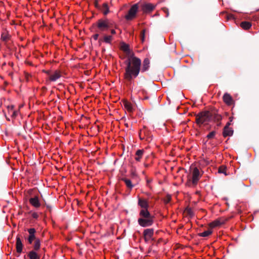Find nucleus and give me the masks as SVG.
Segmentation results:
<instances>
[{
  "label": "nucleus",
  "instance_id": "1",
  "mask_svg": "<svg viewBox=\"0 0 259 259\" xmlns=\"http://www.w3.org/2000/svg\"><path fill=\"white\" fill-rule=\"evenodd\" d=\"M120 49L125 54L127 59L125 61L126 67L125 77L128 80H131L136 77L140 72L141 65V60L135 57L134 52L130 49L129 46L123 43Z\"/></svg>",
  "mask_w": 259,
  "mask_h": 259
},
{
  "label": "nucleus",
  "instance_id": "2",
  "mask_svg": "<svg viewBox=\"0 0 259 259\" xmlns=\"http://www.w3.org/2000/svg\"><path fill=\"white\" fill-rule=\"evenodd\" d=\"M222 116L218 113L217 110L205 111L196 115V122L197 124L200 125L206 122L213 120L215 122H219L217 125L220 126L221 125L220 121L222 120Z\"/></svg>",
  "mask_w": 259,
  "mask_h": 259
},
{
  "label": "nucleus",
  "instance_id": "3",
  "mask_svg": "<svg viewBox=\"0 0 259 259\" xmlns=\"http://www.w3.org/2000/svg\"><path fill=\"white\" fill-rule=\"evenodd\" d=\"M97 27L102 31L109 30L113 34V20L105 17L97 22Z\"/></svg>",
  "mask_w": 259,
  "mask_h": 259
},
{
  "label": "nucleus",
  "instance_id": "4",
  "mask_svg": "<svg viewBox=\"0 0 259 259\" xmlns=\"http://www.w3.org/2000/svg\"><path fill=\"white\" fill-rule=\"evenodd\" d=\"M191 169L192 170V180H189V182L191 183L193 186H195L197 185L199 180L201 177V174H200L199 169L196 167H191Z\"/></svg>",
  "mask_w": 259,
  "mask_h": 259
},
{
  "label": "nucleus",
  "instance_id": "5",
  "mask_svg": "<svg viewBox=\"0 0 259 259\" xmlns=\"http://www.w3.org/2000/svg\"><path fill=\"white\" fill-rule=\"evenodd\" d=\"M139 9V4L133 5L128 11L127 14L125 16L126 20H132L136 17Z\"/></svg>",
  "mask_w": 259,
  "mask_h": 259
},
{
  "label": "nucleus",
  "instance_id": "6",
  "mask_svg": "<svg viewBox=\"0 0 259 259\" xmlns=\"http://www.w3.org/2000/svg\"><path fill=\"white\" fill-rule=\"evenodd\" d=\"M153 218H139L138 219V223L139 224L143 227H146L150 226H151L152 224L153 223Z\"/></svg>",
  "mask_w": 259,
  "mask_h": 259
},
{
  "label": "nucleus",
  "instance_id": "7",
  "mask_svg": "<svg viewBox=\"0 0 259 259\" xmlns=\"http://www.w3.org/2000/svg\"><path fill=\"white\" fill-rule=\"evenodd\" d=\"M139 137L141 140H144L146 138L148 140L151 138V136L149 133V131L144 127L143 130H140L139 132Z\"/></svg>",
  "mask_w": 259,
  "mask_h": 259
},
{
  "label": "nucleus",
  "instance_id": "8",
  "mask_svg": "<svg viewBox=\"0 0 259 259\" xmlns=\"http://www.w3.org/2000/svg\"><path fill=\"white\" fill-rule=\"evenodd\" d=\"M27 231L29 234V237L28 238V241L29 244H32L33 240L37 239L35 237V235L36 230L34 228H30L28 229Z\"/></svg>",
  "mask_w": 259,
  "mask_h": 259
},
{
  "label": "nucleus",
  "instance_id": "9",
  "mask_svg": "<svg viewBox=\"0 0 259 259\" xmlns=\"http://www.w3.org/2000/svg\"><path fill=\"white\" fill-rule=\"evenodd\" d=\"M154 230L153 229H146L144 231L143 235L145 241L147 242L153 236Z\"/></svg>",
  "mask_w": 259,
  "mask_h": 259
},
{
  "label": "nucleus",
  "instance_id": "10",
  "mask_svg": "<svg viewBox=\"0 0 259 259\" xmlns=\"http://www.w3.org/2000/svg\"><path fill=\"white\" fill-rule=\"evenodd\" d=\"M223 99L224 102L228 105H231L234 103V100L232 97L227 93L224 95Z\"/></svg>",
  "mask_w": 259,
  "mask_h": 259
},
{
  "label": "nucleus",
  "instance_id": "11",
  "mask_svg": "<svg viewBox=\"0 0 259 259\" xmlns=\"http://www.w3.org/2000/svg\"><path fill=\"white\" fill-rule=\"evenodd\" d=\"M155 6L151 4H145L142 5V10L144 13H149L152 11Z\"/></svg>",
  "mask_w": 259,
  "mask_h": 259
},
{
  "label": "nucleus",
  "instance_id": "12",
  "mask_svg": "<svg viewBox=\"0 0 259 259\" xmlns=\"http://www.w3.org/2000/svg\"><path fill=\"white\" fill-rule=\"evenodd\" d=\"M16 247L17 253L19 254L21 253L22 251L23 245L21 239L19 236H17L16 238Z\"/></svg>",
  "mask_w": 259,
  "mask_h": 259
},
{
  "label": "nucleus",
  "instance_id": "13",
  "mask_svg": "<svg viewBox=\"0 0 259 259\" xmlns=\"http://www.w3.org/2000/svg\"><path fill=\"white\" fill-rule=\"evenodd\" d=\"M61 72L59 70H55L50 75V80L52 81H55L61 77Z\"/></svg>",
  "mask_w": 259,
  "mask_h": 259
},
{
  "label": "nucleus",
  "instance_id": "14",
  "mask_svg": "<svg viewBox=\"0 0 259 259\" xmlns=\"http://www.w3.org/2000/svg\"><path fill=\"white\" fill-rule=\"evenodd\" d=\"M29 202L35 207H39L40 205L38 197L37 196H35L34 197L30 198Z\"/></svg>",
  "mask_w": 259,
  "mask_h": 259
},
{
  "label": "nucleus",
  "instance_id": "15",
  "mask_svg": "<svg viewBox=\"0 0 259 259\" xmlns=\"http://www.w3.org/2000/svg\"><path fill=\"white\" fill-rule=\"evenodd\" d=\"M140 215L144 219L153 218V216L150 213L147 209H142L140 212Z\"/></svg>",
  "mask_w": 259,
  "mask_h": 259
},
{
  "label": "nucleus",
  "instance_id": "16",
  "mask_svg": "<svg viewBox=\"0 0 259 259\" xmlns=\"http://www.w3.org/2000/svg\"><path fill=\"white\" fill-rule=\"evenodd\" d=\"M99 10L105 16L107 15L109 13V6L107 3L102 4Z\"/></svg>",
  "mask_w": 259,
  "mask_h": 259
},
{
  "label": "nucleus",
  "instance_id": "17",
  "mask_svg": "<svg viewBox=\"0 0 259 259\" xmlns=\"http://www.w3.org/2000/svg\"><path fill=\"white\" fill-rule=\"evenodd\" d=\"M113 40L112 35L105 34L103 36V39H100V41H103L106 44H111Z\"/></svg>",
  "mask_w": 259,
  "mask_h": 259
},
{
  "label": "nucleus",
  "instance_id": "18",
  "mask_svg": "<svg viewBox=\"0 0 259 259\" xmlns=\"http://www.w3.org/2000/svg\"><path fill=\"white\" fill-rule=\"evenodd\" d=\"M225 223V221L224 220H221L220 219H218V220H216L215 221H214L213 222L210 223L209 224V226L210 227V228H214V227H218V226H221V225Z\"/></svg>",
  "mask_w": 259,
  "mask_h": 259
},
{
  "label": "nucleus",
  "instance_id": "19",
  "mask_svg": "<svg viewBox=\"0 0 259 259\" xmlns=\"http://www.w3.org/2000/svg\"><path fill=\"white\" fill-rule=\"evenodd\" d=\"M138 204L142 207L143 209H147L149 207V204L148 202L145 200L141 198H139L138 200Z\"/></svg>",
  "mask_w": 259,
  "mask_h": 259
},
{
  "label": "nucleus",
  "instance_id": "20",
  "mask_svg": "<svg viewBox=\"0 0 259 259\" xmlns=\"http://www.w3.org/2000/svg\"><path fill=\"white\" fill-rule=\"evenodd\" d=\"M144 152V150L143 149L138 150L136 152L135 160L137 161H140L143 155Z\"/></svg>",
  "mask_w": 259,
  "mask_h": 259
},
{
  "label": "nucleus",
  "instance_id": "21",
  "mask_svg": "<svg viewBox=\"0 0 259 259\" xmlns=\"http://www.w3.org/2000/svg\"><path fill=\"white\" fill-rule=\"evenodd\" d=\"M149 65H150V60L148 58H145L143 63V68H142V71H147L149 68Z\"/></svg>",
  "mask_w": 259,
  "mask_h": 259
},
{
  "label": "nucleus",
  "instance_id": "22",
  "mask_svg": "<svg viewBox=\"0 0 259 259\" xmlns=\"http://www.w3.org/2000/svg\"><path fill=\"white\" fill-rule=\"evenodd\" d=\"M233 134V130L232 128H224L223 135L224 137L231 136Z\"/></svg>",
  "mask_w": 259,
  "mask_h": 259
},
{
  "label": "nucleus",
  "instance_id": "23",
  "mask_svg": "<svg viewBox=\"0 0 259 259\" xmlns=\"http://www.w3.org/2000/svg\"><path fill=\"white\" fill-rule=\"evenodd\" d=\"M28 256L30 259H40V256L34 250L30 251Z\"/></svg>",
  "mask_w": 259,
  "mask_h": 259
},
{
  "label": "nucleus",
  "instance_id": "24",
  "mask_svg": "<svg viewBox=\"0 0 259 259\" xmlns=\"http://www.w3.org/2000/svg\"><path fill=\"white\" fill-rule=\"evenodd\" d=\"M240 26L243 29L248 30L251 27V24L250 22L248 21H243L241 23Z\"/></svg>",
  "mask_w": 259,
  "mask_h": 259
},
{
  "label": "nucleus",
  "instance_id": "25",
  "mask_svg": "<svg viewBox=\"0 0 259 259\" xmlns=\"http://www.w3.org/2000/svg\"><path fill=\"white\" fill-rule=\"evenodd\" d=\"M124 107L126 108V109L130 112H132L133 111V107L132 105V104L128 102L125 101L123 103Z\"/></svg>",
  "mask_w": 259,
  "mask_h": 259
},
{
  "label": "nucleus",
  "instance_id": "26",
  "mask_svg": "<svg viewBox=\"0 0 259 259\" xmlns=\"http://www.w3.org/2000/svg\"><path fill=\"white\" fill-rule=\"evenodd\" d=\"M34 241H34V246H33L34 250L35 251H37L40 248V241L38 238L37 239H35Z\"/></svg>",
  "mask_w": 259,
  "mask_h": 259
},
{
  "label": "nucleus",
  "instance_id": "27",
  "mask_svg": "<svg viewBox=\"0 0 259 259\" xmlns=\"http://www.w3.org/2000/svg\"><path fill=\"white\" fill-rule=\"evenodd\" d=\"M218 172L220 174H224L225 176H227V167L224 165L221 166L218 169Z\"/></svg>",
  "mask_w": 259,
  "mask_h": 259
},
{
  "label": "nucleus",
  "instance_id": "28",
  "mask_svg": "<svg viewBox=\"0 0 259 259\" xmlns=\"http://www.w3.org/2000/svg\"><path fill=\"white\" fill-rule=\"evenodd\" d=\"M122 180V181H124V182L126 184V186L128 188L132 189L134 187V185H132L131 181L130 180L126 179V178H123Z\"/></svg>",
  "mask_w": 259,
  "mask_h": 259
},
{
  "label": "nucleus",
  "instance_id": "29",
  "mask_svg": "<svg viewBox=\"0 0 259 259\" xmlns=\"http://www.w3.org/2000/svg\"><path fill=\"white\" fill-rule=\"evenodd\" d=\"M212 231L211 230H208L207 231H205L202 233H200L198 234L199 236L201 237H207L212 233Z\"/></svg>",
  "mask_w": 259,
  "mask_h": 259
},
{
  "label": "nucleus",
  "instance_id": "30",
  "mask_svg": "<svg viewBox=\"0 0 259 259\" xmlns=\"http://www.w3.org/2000/svg\"><path fill=\"white\" fill-rule=\"evenodd\" d=\"M1 38L4 41H7L9 39V35L6 32H4L2 34Z\"/></svg>",
  "mask_w": 259,
  "mask_h": 259
},
{
  "label": "nucleus",
  "instance_id": "31",
  "mask_svg": "<svg viewBox=\"0 0 259 259\" xmlns=\"http://www.w3.org/2000/svg\"><path fill=\"white\" fill-rule=\"evenodd\" d=\"M145 32H146V29H143L141 32L140 38H141V39L142 42H143L145 40Z\"/></svg>",
  "mask_w": 259,
  "mask_h": 259
},
{
  "label": "nucleus",
  "instance_id": "32",
  "mask_svg": "<svg viewBox=\"0 0 259 259\" xmlns=\"http://www.w3.org/2000/svg\"><path fill=\"white\" fill-rule=\"evenodd\" d=\"M185 211L187 212L188 215L191 217L193 215V212L191 208L187 207L185 209Z\"/></svg>",
  "mask_w": 259,
  "mask_h": 259
},
{
  "label": "nucleus",
  "instance_id": "33",
  "mask_svg": "<svg viewBox=\"0 0 259 259\" xmlns=\"http://www.w3.org/2000/svg\"><path fill=\"white\" fill-rule=\"evenodd\" d=\"M215 134H216V133L215 131H212L209 134H208L207 135L206 138L208 139L213 138L214 136L215 135Z\"/></svg>",
  "mask_w": 259,
  "mask_h": 259
},
{
  "label": "nucleus",
  "instance_id": "34",
  "mask_svg": "<svg viewBox=\"0 0 259 259\" xmlns=\"http://www.w3.org/2000/svg\"><path fill=\"white\" fill-rule=\"evenodd\" d=\"M171 200V196L170 195H167L166 197L164 199V202L165 203H168L169 202H170Z\"/></svg>",
  "mask_w": 259,
  "mask_h": 259
},
{
  "label": "nucleus",
  "instance_id": "35",
  "mask_svg": "<svg viewBox=\"0 0 259 259\" xmlns=\"http://www.w3.org/2000/svg\"><path fill=\"white\" fill-rule=\"evenodd\" d=\"M94 5H95V6L96 8L98 9H100V7H101V5H100L99 4V2L98 1L96 0L95 2H94Z\"/></svg>",
  "mask_w": 259,
  "mask_h": 259
},
{
  "label": "nucleus",
  "instance_id": "36",
  "mask_svg": "<svg viewBox=\"0 0 259 259\" xmlns=\"http://www.w3.org/2000/svg\"><path fill=\"white\" fill-rule=\"evenodd\" d=\"M98 37H99V34H94V35L93 36V38H94L95 40H96L98 39Z\"/></svg>",
  "mask_w": 259,
  "mask_h": 259
},
{
  "label": "nucleus",
  "instance_id": "37",
  "mask_svg": "<svg viewBox=\"0 0 259 259\" xmlns=\"http://www.w3.org/2000/svg\"><path fill=\"white\" fill-rule=\"evenodd\" d=\"M231 125V122H228L226 125H225V126L224 127V128H226L227 129V128H230L229 127V126Z\"/></svg>",
  "mask_w": 259,
  "mask_h": 259
},
{
  "label": "nucleus",
  "instance_id": "38",
  "mask_svg": "<svg viewBox=\"0 0 259 259\" xmlns=\"http://www.w3.org/2000/svg\"><path fill=\"white\" fill-rule=\"evenodd\" d=\"M32 215L33 218L37 219L38 218V214L35 212H34Z\"/></svg>",
  "mask_w": 259,
  "mask_h": 259
},
{
  "label": "nucleus",
  "instance_id": "39",
  "mask_svg": "<svg viewBox=\"0 0 259 259\" xmlns=\"http://www.w3.org/2000/svg\"><path fill=\"white\" fill-rule=\"evenodd\" d=\"M46 74H47L49 76L50 75V74H51V71L50 70H48V71H45L44 70V71Z\"/></svg>",
  "mask_w": 259,
  "mask_h": 259
},
{
  "label": "nucleus",
  "instance_id": "40",
  "mask_svg": "<svg viewBox=\"0 0 259 259\" xmlns=\"http://www.w3.org/2000/svg\"><path fill=\"white\" fill-rule=\"evenodd\" d=\"M228 19L234 18L233 15L232 14H230V15H228Z\"/></svg>",
  "mask_w": 259,
  "mask_h": 259
},
{
  "label": "nucleus",
  "instance_id": "41",
  "mask_svg": "<svg viewBox=\"0 0 259 259\" xmlns=\"http://www.w3.org/2000/svg\"><path fill=\"white\" fill-rule=\"evenodd\" d=\"M233 116H231L229 117V122H232L233 121Z\"/></svg>",
  "mask_w": 259,
  "mask_h": 259
},
{
  "label": "nucleus",
  "instance_id": "42",
  "mask_svg": "<svg viewBox=\"0 0 259 259\" xmlns=\"http://www.w3.org/2000/svg\"><path fill=\"white\" fill-rule=\"evenodd\" d=\"M114 258L118 259V257H116L115 255L114 256Z\"/></svg>",
  "mask_w": 259,
  "mask_h": 259
},
{
  "label": "nucleus",
  "instance_id": "43",
  "mask_svg": "<svg viewBox=\"0 0 259 259\" xmlns=\"http://www.w3.org/2000/svg\"><path fill=\"white\" fill-rule=\"evenodd\" d=\"M150 181L149 180H148V181H147V182H148V183H150Z\"/></svg>",
  "mask_w": 259,
  "mask_h": 259
}]
</instances>
